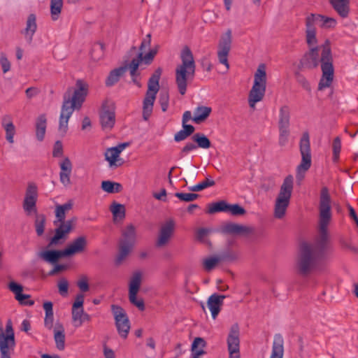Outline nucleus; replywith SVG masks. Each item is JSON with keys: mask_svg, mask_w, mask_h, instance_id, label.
<instances>
[{"mask_svg": "<svg viewBox=\"0 0 358 358\" xmlns=\"http://www.w3.org/2000/svg\"><path fill=\"white\" fill-rule=\"evenodd\" d=\"M334 10L343 18L347 17L350 13V0H329Z\"/></svg>", "mask_w": 358, "mask_h": 358, "instance_id": "obj_25", "label": "nucleus"}, {"mask_svg": "<svg viewBox=\"0 0 358 358\" xmlns=\"http://www.w3.org/2000/svg\"><path fill=\"white\" fill-rule=\"evenodd\" d=\"M101 127L104 130H110L115 123V105L109 99H106L101 106L99 113Z\"/></svg>", "mask_w": 358, "mask_h": 358, "instance_id": "obj_15", "label": "nucleus"}, {"mask_svg": "<svg viewBox=\"0 0 358 358\" xmlns=\"http://www.w3.org/2000/svg\"><path fill=\"white\" fill-rule=\"evenodd\" d=\"M63 155V146L60 141H57L54 145L52 156L54 157H59Z\"/></svg>", "mask_w": 358, "mask_h": 358, "instance_id": "obj_62", "label": "nucleus"}, {"mask_svg": "<svg viewBox=\"0 0 358 358\" xmlns=\"http://www.w3.org/2000/svg\"><path fill=\"white\" fill-rule=\"evenodd\" d=\"M54 339L57 349L63 350L65 348V333L62 324H56L54 329Z\"/></svg>", "mask_w": 358, "mask_h": 358, "instance_id": "obj_31", "label": "nucleus"}, {"mask_svg": "<svg viewBox=\"0 0 358 358\" xmlns=\"http://www.w3.org/2000/svg\"><path fill=\"white\" fill-rule=\"evenodd\" d=\"M192 139L194 142L196 143L197 148L208 149L211 146L210 141L203 133L194 134L192 136Z\"/></svg>", "mask_w": 358, "mask_h": 358, "instance_id": "obj_40", "label": "nucleus"}, {"mask_svg": "<svg viewBox=\"0 0 358 358\" xmlns=\"http://www.w3.org/2000/svg\"><path fill=\"white\" fill-rule=\"evenodd\" d=\"M278 127L279 131L278 145L280 147L285 146L290 135V108L284 105L279 110Z\"/></svg>", "mask_w": 358, "mask_h": 358, "instance_id": "obj_13", "label": "nucleus"}, {"mask_svg": "<svg viewBox=\"0 0 358 358\" xmlns=\"http://www.w3.org/2000/svg\"><path fill=\"white\" fill-rule=\"evenodd\" d=\"M306 43L309 47V49L311 48H320V50L322 49L321 46H318L317 40L316 38V30L315 28V24L310 20V19H306Z\"/></svg>", "mask_w": 358, "mask_h": 358, "instance_id": "obj_23", "label": "nucleus"}, {"mask_svg": "<svg viewBox=\"0 0 358 358\" xmlns=\"http://www.w3.org/2000/svg\"><path fill=\"white\" fill-rule=\"evenodd\" d=\"M72 320L76 327H80L85 322H90L91 317L83 308L72 310Z\"/></svg>", "mask_w": 358, "mask_h": 358, "instance_id": "obj_30", "label": "nucleus"}, {"mask_svg": "<svg viewBox=\"0 0 358 358\" xmlns=\"http://www.w3.org/2000/svg\"><path fill=\"white\" fill-rule=\"evenodd\" d=\"M141 54H138L136 58H134L129 64L127 66V69H129L130 75L131 77L132 82L138 87H141L140 81L138 80V77L140 76V73L138 72V69L141 64Z\"/></svg>", "mask_w": 358, "mask_h": 358, "instance_id": "obj_26", "label": "nucleus"}, {"mask_svg": "<svg viewBox=\"0 0 358 358\" xmlns=\"http://www.w3.org/2000/svg\"><path fill=\"white\" fill-rule=\"evenodd\" d=\"M141 283V273H135L129 282V299L131 303L136 306L140 310H145V303L142 299L137 298Z\"/></svg>", "mask_w": 358, "mask_h": 358, "instance_id": "obj_17", "label": "nucleus"}, {"mask_svg": "<svg viewBox=\"0 0 358 358\" xmlns=\"http://www.w3.org/2000/svg\"><path fill=\"white\" fill-rule=\"evenodd\" d=\"M30 297L31 296L29 294H24L21 293L15 299L21 304L26 305V306H33L34 304V301L33 300H31Z\"/></svg>", "mask_w": 358, "mask_h": 358, "instance_id": "obj_59", "label": "nucleus"}, {"mask_svg": "<svg viewBox=\"0 0 358 358\" xmlns=\"http://www.w3.org/2000/svg\"><path fill=\"white\" fill-rule=\"evenodd\" d=\"M127 70V65L124 66H120L119 68L115 69L112 70L108 76L106 80V85L107 87L113 86L115 83H117L120 78L125 73Z\"/></svg>", "mask_w": 358, "mask_h": 358, "instance_id": "obj_28", "label": "nucleus"}, {"mask_svg": "<svg viewBox=\"0 0 358 358\" xmlns=\"http://www.w3.org/2000/svg\"><path fill=\"white\" fill-rule=\"evenodd\" d=\"M220 261L233 262L238 259L239 255L231 250H227L222 252L220 255Z\"/></svg>", "mask_w": 358, "mask_h": 358, "instance_id": "obj_50", "label": "nucleus"}, {"mask_svg": "<svg viewBox=\"0 0 358 358\" xmlns=\"http://www.w3.org/2000/svg\"><path fill=\"white\" fill-rule=\"evenodd\" d=\"M220 232L223 234L243 235L253 233L254 229L234 222H227L221 227Z\"/></svg>", "mask_w": 358, "mask_h": 358, "instance_id": "obj_19", "label": "nucleus"}, {"mask_svg": "<svg viewBox=\"0 0 358 358\" xmlns=\"http://www.w3.org/2000/svg\"><path fill=\"white\" fill-rule=\"evenodd\" d=\"M122 238L120 241L119 253L115 259L116 265H120L127 257L134 246L136 238V228L133 224H129L122 231Z\"/></svg>", "mask_w": 358, "mask_h": 358, "instance_id": "obj_11", "label": "nucleus"}, {"mask_svg": "<svg viewBox=\"0 0 358 358\" xmlns=\"http://www.w3.org/2000/svg\"><path fill=\"white\" fill-rule=\"evenodd\" d=\"M231 31L228 29L225 34L222 36L221 40L218 44L217 57L219 62L226 67V71L229 69V64L228 62V55L231 50Z\"/></svg>", "mask_w": 358, "mask_h": 358, "instance_id": "obj_18", "label": "nucleus"}, {"mask_svg": "<svg viewBox=\"0 0 358 358\" xmlns=\"http://www.w3.org/2000/svg\"><path fill=\"white\" fill-rule=\"evenodd\" d=\"M182 63L178 64L175 70L176 84L179 93L184 95L186 93L189 82L193 80L195 76L196 64L193 54L188 46H185L180 53Z\"/></svg>", "mask_w": 358, "mask_h": 358, "instance_id": "obj_4", "label": "nucleus"}, {"mask_svg": "<svg viewBox=\"0 0 358 358\" xmlns=\"http://www.w3.org/2000/svg\"><path fill=\"white\" fill-rule=\"evenodd\" d=\"M229 358H241L240 329L237 323L232 324L227 339Z\"/></svg>", "mask_w": 358, "mask_h": 358, "instance_id": "obj_16", "label": "nucleus"}, {"mask_svg": "<svg viewBox=\"0 0 358 358\" xmlns=\"http://www.w3.org/2000/svg\"><path fill=\"white\" fill-rule=\"evenodd\" d=\"M61 171L59 173L60 182L64 186H69L71 185L70 176L72 171V164L68 157H66L59 164Z\"/></svg>", "mask_w": 358, "mask_h": 358, "instance_id": "obj_22", "label": "nucleus"}, {"mask_svg": "<svg viewBox=\"0 0 358 358\" xmlns=\"http://www.w3.org/2000/svg\"><path fill=\"white\" fill-rule=\"evenodd\" d=\"M219 262H220V257H213L207 258L203 261V267L206 271H210L215 267Z\"/></svg>", "mask_w": 358, "mask_h": 358, "instance_id": "obj_53", "label": "nucleus"}, {"mask_svg": "<svg viewBox=\"0 0 358 358\" xmlns=\"http://www.w3.org/2000/svg\"><path fill=\"white\" fill-rule=\"evenodd\" d=\"M0 64L2 67L3 72L5 73L10 71V63L7 59L6 55L4 53L1 54L0 57Z\"/></svg>", "mask_w": 358, "mask_h": 358, "instance_id": "obj_61", "label": "nucleus"}, {"mask_svg": "<svg viewBox=\"0 0 358 358\" xmlns=\"http://www.w3.org/2000/svg\"><path fill=\"white\" fill-rule=\"evenodd\" d=\"M207 343L206 341L201 337H196L194 338L192 344V352H196L199 351L200 349L203 350V348L206 346Z\"/></svg>", "mask_w": 358, "mask_h": 358, "instance_id": "obj_54", "label": "nucleus"}, {"mask_svg": "<svg viewBox=\"0 0 358 358\" xmlns=\"http://www.w3.org/2000/svg\"><path fill=\"white\" fill-rule=\"evenodd\" d=\"M63 6V0H51L50 1V13L53 20L58 19L59 15Z\"/></svg>", "mask_w": 358, "mask_h": 358, "instance_id": "obj_44", "label": "nucleus"}, {"mask_svg": "<svg viewBox=\"0 0 358 358\" xmlns=\"http://www.w3.org/2000/svg\"><path fill=\"white\" fill-rule=\"evenodd\" d=\"M174 230V222L170 220L162 227L159 236L157 241V246L162 247L165 245L171 238Z\"/></svg>", "mask_w": 358, "mask_h": 358, "instance_id": "obj_21", "label": "nucleus"}, {"mask_svg": "<svg viewBox=\"0 0 358 358\" xmlns=\"http://www.w3.org/2000/svg\"><path fill=\"white\" fill-rule=\"evenodd\" d=\"M37 29L36 24V17L34 14L29 15L27 23L26 28L24 29L23 34L25 36V38L28 41L29 43H31L33 38V36L35 34Z\"/></svg>", "mask_w": 358, "mask_h": 358, "instance_id": "obj_27", "label": "nucleus"}, {"mask_svg": "<svg viewBox=\"0 0 358 358\" xmlns=\"http://www.w3.org/2000/svg\"><path fill=\"white\" fill-rule=\"evenodd\" d=\"M111 311L120 336L124 339L127 338L130 330V322L125 310L121 306L113 304Z\"/></svg>", "mask_w": 358, "mask_h": 358, "instance_id": "obj_14", "label": "nucleus"}, {"mask_svg": "<svg viewBox=\"0 0 358 358\" xmlns=\"http://www.w3.org/2000/svg\"><path fill=\"white\" fill-rule=\"evenodd\" d=\"M157 53V48H154L150 50L145 55H143V52H139L138 54L141 55V63L144 62L145 64H150L154 59V57Z\"/></svg>", "mask_w": 358, "mask_h": 358, "instance_id": "obj_51", "label": "nucleus"}, {"mask_svg": "<svg viewBox=\"0 0 358 358\" xmlns=\"http://www.w3.org/2000/svg\"><path fill=\"white\" fill-rule=\"evenodd\" d=\"M331 219V196L327 187L320 191L319 203V230L313 243L303 242L300 245L296 262V273L307 277L327 257L330 245L328 225Z\"/></svg>", "mask_w": 358, "mask_h": 358, "instance_id": "obj_1", "label": "nucleus"}, {"mask_svg": "<svg viewBox=\"0 0 358 358\" xmlns=\"http://www.w3.org/2000/svg\"><path fill=\"white\" fill-rule=\"evenodd\" d=\"M196 148H197V146L196 144H194L192 142H188L181 150L180 153V157L182 158L185 155H187L189 152L196 150Z\"/></svg>", "mask_w": 358, "mask_h": 358, "instance_id": "obj_63", "label": "nucleus"}, {"mask_svg": "<svg viewBox=\"0 0 358 358\" xmlns=\"http://www.w3.org/2000/svg\"><path fill=\"white\" fill-rule=\"evenodd\" d=\"M101 188L108 193H119L122 190V185L118 182L103 180L101 182Z\"/></svg>", "mask_w": 358, "mask_h": 358, "instance_id": "obj_42", "label": "nucleus"}, {"mask_svg": "<svg viewBox=\"0 0 358 358\" xmlns=\"http://www.w3.org/2000/svg\"><path fill=\"white\" fill-rule=\"evenodd\" d=\"M227 208H228V203H227L224 200H221L217 202L209 203L208 205L206 213L212 215V214H215V213H219V212L227 213Z\"/></svg>", "mask_w": 358, "mask_h": 358, "instance_id": "obj_39", "label": "nucleus"}, {"mask_svg": "<svg viewBox=\"0 0 358 358\" xmlns=\"http://www.w3.org/2000/svg\"><path fill=\"white\" fill-rule=\"evenodd\" d=\"M114 222L123 220L125 217V207L124 205L113 201L110 206Z\"/></svg>", "mask_w": 358, "mask_h": 358, "instance_id": "obj_35", "label": "nucleus"}, {"mask_svg": "<svg viewBox=\"0 0 358 358\" xmlns=\"http://www.w3.org/2000/svg\"><path fill=\"white\" fill-rule=\"evenodd\" d=\"M52 303L51 301H46L43 303V308L45 312V317L44 320V324L46 328L51 329L53 327V310Z\"/></svg>", "mask_w": 358, "mask_h": 358, "instance_id": "obj_38", "label": "nucleus"}, {"mask_svg": "<svg viewBox=\"0 0 358 358\" xmlns=\"http://www.w3.org/2000/svg\"><path fill=\"white\" fill-rule=\"evenodd\" d=\"M73 202L69 200L64 204L56 205L55 206V217L57 221H64L66 218V213L71 210L73 208Z\"/></svg>", "mask_w": 358, "mask_h": 358, "instance_id": "obj_34", "label": "nucleus"}, {"mask_svg": "<svg viewBox=\"0 0 358 358\" xmlns=\"http://www.w3.org/2000/svg\"><path fill=\"white\" fill-rule=\"evenodd\" d=\"M266 66L262 64L255 73L254 84L248 95V103L254 108L256 103L261 101L265 94L266 87Z\"/></svg>", "mask_w": 358, "mask_h": 358, "instance_id": "obj_7", "label": "nucleus"}, {"mask_svg": "<svg viewBox=\"0 0 358 358\" xmlns=\"http://www.w3.org/2000/svg\"><path fill=\"white\" fill-rule=\"evenodd\" d=\"M175 196L178 198L180 201L190 202L198 199L199 197V194L196 193L176 192L175 194Z\"/></svg>", "mask_w": 358, "mask_h": 358, "instance_id": "obj_49", "label": "nucleus"}, {"mask_svg": "<svg viewBox=\"0 0 358 358\" xmlns=\"http://www.w3.org/2000/svg\"><path fill=\"white\" fill-rule=\"evenodd\" d=\"M77 286L83 292H86L89 291L90 286L88 283L87 277L86 275H82L80 280L77 282Z\"/></svg>", "mask_w": 358, "mask_h": 358, "instance_id": "obj_58", "label": "nucleus"}, {"mask_svg": "<svg viewBox=\"0 0 358 358\" xmlns=\"http://www.w3.org/2000/svg\"><path fill=\"white\" fill-rule=\"evenodd\" d=\"M299 149L301 155V163L296 168V178L298 180L304 178L306 172L311 166V153L310 137L308 132H303L299 142Z\"/></svg>", "mask_w": 358, "mask_h": 358, "instance_id": "obj_9", "label": "nucleus"}, {"mask_svg": "<svg viewBox=\"0 0 358 358\" xmlns=\"http://www.w3.org/2000/svg\"><path fill=\"white\" fill-rule=\"evenodd\" d=\"M87 245L85 236H81L75 238L69 245L62 250H48L38 253V257L43 261L54 264L64 257H69L76 253L83 252Z\"/></svg>", "mask_w": 358, "mask_h": 358, "instance_id": "obj_5", "label": "nucleus"}, {"mask_svg": "<svg viewBox=\"0 0 358 358\" xmlns=\"http://www.w3.org/2000/svg\"><path fill=\"white\" fill-rule=\"evenodd\" d=\"M321 48L320 59H319L320 48H311L304 53L298 65L299 69H313L318 66L320 62H321L322 75L318 84V90L329 87L334 77L330 41L326 40L324 43L321 45Z\"/></svg>", "mask_w": 358, "mask_h": 358, "instance_id": "obj_2", "label": "nucleus"}, {"mask_svg": "<svg viewBox=\"0 0 358 358\" xmlns=\"http://www.w3.org/2000/svg\"><path fill=\"white\" fill-rule=\"evenodd\" d=\"M159 102L163 112H166L169 107V95L167 92H162L159 95Z\"/></svg>", "mask_w": 358, "mask_h": 358, "instance_id": "obj_56", "label": "nucleus"}, {"mask_svg": "<svg viewBox=\"0 0 358 358\" xmlns=\"http://www.w3.org/2000/svg\"><path fill=\"white\" fill-rule=\"evenodd\" d=\"M2 126L6 130V140L10 143H13V136L15 135V128L9 116H5L3 118Z\"/></svg>", "mask_w": 358, "mask_h": 358, "instance_id": "obj_37", "label": "nucleus"}, {"mask_svg": "<svg viewBox=\"0 0 358 358\" xmlns=\"http://www.w3.org/2000/svg\"><path fill=\"white\" fill-rule=\"evenodd\" d=\"M275 182L272 178H265L261 184V189L264 192H268L274 188Z\"/></svg>", "mask_w": 358, "mask_h": 358, "instance_id": "obj_57", "label": "nucleus"}, {"mask_svg": "<svg viewBox=\"0 0 358 358\" xmlns=\"http://www.w3.org/2000/svg\"><path fill=\"white\" fill-rule=\"evenodd\" d=\"M76 218L68 220L54 221V224L57 226L55 229V235L50 238L48 248H52L63 244L68 238L69 234L73 229Z\"/></svg>", "mask_w": 358, "mask_h": 358, "instance_id": "obj_12", "label": "nucleus"}, {"mask_svg": "<svg viewBox=\"0 0 358 358\" xmlns=\"http://www.w3.org/2000/svg\"><path fill=\"white\" fill-rule=\"evenodd\" d=\"M9 289L13 292L15 294V298L20 295L23 289V287L22 285L15 282H10L8 285Z\"/></svg>", "mask_w": 358, "mask_h": 358, "instance_id": "obj_64", "label": "nucleus"}, {"mask_svg": "<svg viewBox=\"0 0 358 358\" xmlns=\"http://www.w3.org/2000/svg\"><path fill=\"white\" fill-rule=\"evenodd\" d=\"M211 111L212 109L210 107L199 106L194 110V116L192 118V120L195 123L199 124L208 118Z\"/></svg>", "mask_w": 358, "mask_h": 358, "instance_id": "obj_33", "label": "nucleus"}, {"mask_svg": "<svg viewBox=\"0 0 358 358\" xmlns=\"http://www.w3.org/2000/svg\"><path fill=\"white\" fill-rule=\"evenodd\" d=\"M120 155L117 150L113 148H108L105 152V159L109 162L110 166H121L122 162H120L121 159L119 158Z\"/></svg>", "mask_w": 358, "mask_h": 358, "instance_id": "obj_36", "label": "nucleus"}, {"mask_svg": "<svg viewBox=\"0 0 358 358\" xmlns=\"http://www.w3.org/2000/svg\"><path fill=\"white\" fill-rule=\"evenodd\" d=\"M225 297L224 295H219L217 294H213L209 296L207 306L211 312L213 319H215L219 314L221 307L223 305V300Z\"/></svg>", "mask_w": 358, "mask_h": 358, "instance_id": "obj_20", "label": "nucleus"}, {"mask_svg": "<svg viewBox=\"0 0 358 358\" xmlns=\"http://www.w3.org/2000/svg\"><path fill=\"white\" fill-rule=\"evenodd\" d=\"M47 119L45 114L40 115L36 121V136L39 141L44 139L46 131Z\"/></svg>", "mask_w": 358, "mask_h": 358, "instance_id": "obj_32", "label": "nucleus"}, {"mask_svg": "<svg viewBox=\"0 0 358 358\" xmlns=\"http://www.w3.org/2000/svg\"><path fill=\"white\" fill-rule=\"evenodd\" d=\"M45 221L46 218L45 215L36 214L34 225L36 232L38 236H42L44 233Z\"/></svg>", "mask_w": 358, "mask_h": 358, "instance_id": "obj_45", "label": "nucleus"}, {"mask_svg": "<svg viewBox=\"0 0 358 358\" xmlns=\"http://www.w3.org/2000/svg\"><path fill=\"white\" fill-rule=\"evenodd\" d=\"M36 199L24 198L23 201V209L29 215L31 213H37Z\"/></svg>", "mask_w": 358, "mask_h": 358, "instance_id": "obj_46", "label": "nucleus"}, {"mask_svg": "<svg viewBox=\"0 0 358 358\" xmlns=\"http://www.w3.org/2000/svg\"><path fill=\"white\" fill-rule=\"evenodd\" d=\"M284 341L280 334L274 336L272 352L270 358H282L284 354Z\"/></svg>", "mask_w": 358, "mask_h": 358, "instance_id": "obj_29", "label": "nucleus"}, {"mask_svg": "<svg viewBox=\"0 0 358 358\" xmlns=\"http://www.w3.org/2000/svg\"><path fill=\"white\" fill-rule=\"evenodd\" d=\"M294 76L298 83L300 84L304 90L310 92L311 88L306 78L299 71H296Z\"/></svg>", "mask_w": 358, "mask_h": 358, "instance_id": "obj_55", "label": "nucleus"}, {"mask_svg": "<svg viewBox=\"0 0 358 358\" xmlns=\"http://www.w3.org/2000/svg\"><path fill=\"white\" fill-rule=\"evenodd\" d=\"M162 73V69L158 67L150 78L148 83V90L143 100V117L145 120H148L150 117L156 95L159 90V80Z\"/></svg>", "mask_w": 358, "mask_h": 358, "instance_id": "obj_6", "label": "nucleus"}, {"mask_svg": "<svg viewBox=\"0 0 358 358\" xmlns=\"http://www.w3.org/2000/svg\"><path fill=\"white\" fill-rule=\"evenodd\" d=\"M307 18L310 19L314 24H320L324 28H334L336 24V20L334 18L322 15L310 14Z\"/></svg>", "mask_w": 358, "mask_h": 358, "instance_id": "obj_24", "label": "nucleus"}, {"mask_svg": "<svg viewBox=\"0 0 358 358\" xmlns=\"http://www.w3.org/2000/svg\"><path fill=\"white\" fill-rule=\"evenodd\" d=\"M69 283L68 281L62 278L58 283L59 292L62 296H66L68 293Z\"/></svg>", "mask_w": 358, "mask_h": 358, "instance_id": "obj_60", "label": "nucleus"}, {"mask_svg": "<svg viewBox=\"0 0 358 358\" xmlns=\"http://www.w3.org/2000/svg\"><path fill=\"white\" fill-rule=\"evenodd\" d=\"M333 148V161L336 162L339 159V154L341 150V143L339 137L334 138L332 145Z\"/></svg>", "mask_w": 358, "mask_h": 358, "instance_id": "obj_52", "label": "nucleus"}, {"mask_svg": "<svg viewBox=\"0 0 358 358\" xmlns=\"http://www.w3.org/2000/svg\"><path fill=\"white\" fill-rule=\"evenodd\" d=\"M227 213H229L233 216H241L246 213V210L244 208L238 203L229 204L228 203V208H227Z\"/></svg>", "mask_w": 358, "mask_h": 358, "instance_id": "obj_47", "label": "nucleus"}, {"mask_svg": "<svg viewBox=\"0 0 358 358\" xmlns=\"http://www.w3.org/2000/svg\"><path fill=\"white\" fill-rule=\"evenodd\" d=\"M89 85L83 80H78L76 89L71 97V89L69 88L64 94V100L59 116L58 131L64 136L68 130V122L74 110H79L88 94Z\"/></svg>", "mask_w": 358, "mask_h": 358, "instance_id": "obj_3", "label": "nucleus"}, {"mask_svg": "<svg viewBox=\"0 0 358 358\" xmlns=\"http://www.w3.org/2000/svg\"><path fill=\"white\" fill-rule=\"evenodd\" d=\"M293 189V177L291 175L287 176L280 187V192L277 196L275 208L274 216L278 219L282 218L286 213L289 206V201Z\"/></svg>", "mask_w": 358, "mask_h": 358, "instance_id": "obj_8", "label": "nucleus"}, {"mask_svg": "<svg viewBox=\"0 0 358 358\" xmlns=\"http://www.w3.org/2000/svg\"><path fill=\"white\" fill-rule=\"evenodd\" d=\"M15 346V334L12 322H6V330L0 326V355L1 358H11V353Z\"/></svg>", "mask_w": 358, "mask_h": 358, "instance_id": "obj_10", "label": "nucleus"}, {"mask_svg": "<svg viewBox=\"0 0 358 358\" xmlns=\"http://www.w3.org/2000/svg\"><path fill=\"white\" fill-rule=\"evenodd\" d=\"M24 198H38V187L36 185L31 182H29L26 189Z\"/></svg>", "mask_w": 358, "mask_h": 358, "instance_id": "obj_48", "label": "nucleus"}, {"mask_svg": "<svg viewBox=\"0 0 358 358\" xmlns=\"http://www.w3.org/2000/svg\"><path fill=\"white\" fill-rule=\"evenodd\" d=\"M105 45L101 42L94 43L92 48L91 57L94 61H99L104 56Z\"/></svg>", "mask_w": 358, "mask_h": 358, "instance_id": "obj_41", "label": "nucleus"}, {"mask_svg": "<svg viewBox=\"0 0 358 358\" xmlns=\"http://www.w3.org/2000/svg\"><path fill=\"white\" fill-rule=\"evenodd\" d=\"M215 185V182L211 178L210 176H208L206 178L205 180L203 182L192 186L189 187V190L193 192H200L206 188L213 187Z\"/></svg>", "mask_w": 358, "mask_h": 358, "instance_id": "obj_43", "label": "nucleus"}]
</instances>
